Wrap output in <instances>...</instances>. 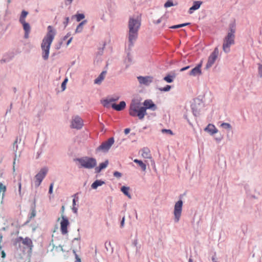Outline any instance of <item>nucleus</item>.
Wrapping results in <instances>:
<instances>
[{"label":"nucleus","instance_id":"1","mask_svg":"<svg viewBox=\"0 0 262 262\" xmlns=\"http://www.w3.org/2000/svg\"><path fill=\"white\" fill-rule=\"evenodd\" d=\"M141 18L140 15H135L129 17L128 20V41L129 48H131L138 35V31L141 26Z\"/></svg>","mask_w":262,"mask_h":262},{"label":"nucleus","instance_id":"2","mask_svg":"<svg viewBox=\"0 0 262 262\" xmlns=\"http://www.w3.org/2000/svg\"><path fill=\"white\" fill-rule=\"evenodd\" d=\"M47 30V33L43 38L41 44L42 57L45 60L49 58L50 46L56 34L55 29L51 26L48 27Z\"/></svg>","mask_w":262,"mask_h":262},{"label":"nucleus","instance_id":"3","mask_svg":"<svg viewBox=\"0 0 262 262\" xmlns=\"http://www.w3.org/2000/svg\"><path fill=\"white\" fill-rule=\"evenodd\" d=\"M144 106H141L139 110L138 117L139 119H143L146 114V110L151 109L155 111L157 109L156 105L152 102L151 100H146L143 103Z\"/></svg>","mask_w":262,"mask_h":262},{"label":"nucleus","instance_id":"4","mask_svg":"<svg viewBox=\"0 0 262 262\" xmlns=\"http://www.w3.org/2000/svg\"><path fill=\"white\" fill-rule=\"evenodd\" d=\"M81 167L86 169H92L96 167L97 161L94 158L84 157L77 159Z\"/></svg>","mask_w":262,"mask_h":262},{"label":"nucleus","instance_id":"5","mask_svg":"<svg viewBox=\"0 0 262 262\" xmlns=\"http://www.w3.org/2000/svg\"><path fill=\"white\" fill-rule=\"evenodd\" d=\"M235 35L232 34L227 35L223 40V50L225 53L230 51V47L234 44Z\"/></svg>","mask_w":262,"mask_h":262},{"label":"nucleus","instance_id":"6","mask_svg":"<svg viewBox=\"0 0 262 262\" xmlns=\"http://www.w3.org/2000/svg\"><path fill=\"white\" fill-rule=\"evenodd\" d=\"M183 204V202L182 200H179L176 202L174 204L173 210V220L176 223H178L181 219L182 212Z\"/></svg>","mask_w":262,"mask_h":262},{"label":"nucleus","instance_id":"7","mask_svg":"<svg viewBox=\"0 0 262 262\" xmlns=\"http://www.w3.org/2000/svg\"><path fill=\"white\" fill-rule=\"evenodd\" d=\"M48 171L47 167H43L35 175L34 178V185L36 187H39L44 178L46 177Z\"/></svg>","mask_w":262,"mask_h":262},{"label":"nucleus","instance_id":"8","mask_svg":"<svg viewBox=\"0 0 262 262\" xmlns=\"http://www.w3.org/2000/svg\"><path fill=\"white\" fill-rule=\"evenodd\" d=\"M114 141L113 137L109 138L107 140L103 142L99 147H98L96 150L101 151L103 152H107L112 145L114 143Z\"/></svg>","mask_w":262,"mask_h":262},{"label":"nucleus","instance_id":"9","mask_svg":"<svg viewBox=\"0 0 262 262\" xmlns=\"http://www.w3.org/2000/svg\"><path fill=\"white\" fill-rule=\"evenodd\" d=\"M140 102L137 100H133L129 107V114L133 117L138 116L140 106Z\"/></svg>","mask_w":262,"mask_h":262},{"label":"nucleus","instance_id":"10","mask_svg":"<svg viewBox=\"0 0 262 262\" xmlns=\"http://www.w3.org/2000/svg\"><path fill=\"white\" fill-rule=\"evenodd\" d=\"M219 54L218 48L216 47L213 52L209 56L207 63L206 65L205 69L208 70L211 68L214 63L216 59H217Z\"/></svg>","mask_w":262,"mask_h":262},{"label":"nucleus","instance_id":"11","mask_svg":"<svg viewBox=\"0 0 262 262\" xmlns=\"http://www.w3.org/2000/svg\"><path fill=\"white\" fill-rule=\"evenodd\" d=\"M83 125L82 119L78 116L72 117L71 122V127L76 129H80Z\"/></svg>","mask_w":262,"mask_h":262},{"label":"nucleus","instance_id":"12","mask_svg":"<svg viewBox=\"0 0 262 262\" xmlns=\"http://www.w3.org/2000/svg\"><path fill=\"white\" fill-rule=\"evenodd\" d=\"M62 221L60 222V230L62 234H66L68 231V226L70 223L67 217L64 215H61Z\"/></svg>","mask_w":262,"mask_h":262},{"label":"nucleus","instance_id":"13","mask_svg":"<svg viewBox=\"0 0 262 262\" xmlns=\"http://www.w3.org/2000/svg\"><path fill=\"white\" fill-rule=\"evenodd\" d=\"M137 79L141 85L148 86L153 81V77L151 76H138Z\"/></svg>","mask_w":262,"mask_h":262},{"label":"nucleus","instance_id":"14","mask_svg":"<svg viewBox=\"0 0 262 262\" xmlns=\"http://www.w3.org/2000/svg\"><path fill=\"white\" fill-rule=\"evenodd\" d=\"M204 130L208 133L210 135H213L218 132V129L212 124H209L205 128Z\"/></svg>","mask_w":262,"mask_h":262},{"label":"nucleus","instance_id":"15","mask_svg":"<svg viewBox=\"0 0 262 262\" xmlns=\"http://www.w3.org/2000/svg\"><path fill=\"white\" fill-rule=\"evenodd\" d=\"M19 240L21 242V243L27 248L32 249L33 247V244L32 240L29 237L23 238L21 237H19Z\"/></svg>","mask_w":262,"mask_h":262},{"label":"nucleus","instance_id":"16","mask_svg":"<svg viewBox=\"0 0 262 262\" xmlns=\"http://www.w3.org/2000/svg\"><path fill=\"white\" fill-rule=\"evenodd\" d=\"M202 67V64L200 63L198 64L196 67H195L194 68L192 69L189 75L192 76H196L197 75L201 74V68Z\"/></svg>","mask_w":262,"mask_h":262},{"label":"nucleus","instance_id":"17","mask_svg":"<svg viewBox=\"0 0 262 262\" xmlns=\"http://www.w3.org/2000/svg\"><path fill=\"white\" fill-rule=\"evenodd\" d=\"M106 75V71H102L100 74L94 80V83L100 85L104 79Z\"/></svg>","mask_w":262,"mask_h":262},{"label":"nucleus","instance_id":"18","mask_svg":"<svg viewBox=\"0 0 262 262\" xmlns=\"http://www.w3.org/2000/svg\"><path fill=\"white\" fill-rule=\"evenodd\" d=\"M202 4V2L201 1H194L193 3V6L189 8L188 13L190 14H192L194 11L200 8Z\"/></svg>","mask_w":262,"mask_h":262},{"label":"nucleus","instance_id":"19","mask_svg":"<svg viewBox=\"0 0 262 262\" xmlns=\"http://www.w3.org/2000/svg\"><path fill=\"white\" fill-rule=\"evenodd\" d=\"M125 106L126 103L123 101H121L119 104H116L115 103L112 104V108L117 111L123 110L125 107Z\"/></svg>","mask_w":262,"mask_h":262},{"label":"nucleus","instance_id":"20","mask_svg":"<svg viewBox=\"0 0 262 262\" xmlns=\"http://www.w3.org/2000/svg\"><path fill=\"white\" fill-rule=\"evenodd\" d=\"M108 164V161L106 160L104 162L101 163L99 164V166L95 167V170L96 173H99L100 171L106 168Z\"/></svg>","mask_w":262,"mask_h":262},{"label":"nucleus","instance_id":"21","mask_svg":"<svg viewBox=\"0 0 262 262\" xmlns=\"http://www.w3.org/2000/svg\"><path fill=\"white\" fill-rule=\"evenodd\" d=\"M142 156L144 158L150 159L151 155L150 154V150L147 148H143L142 149Z\"/></svg>","mask_w":262,"mask_h":262},{"label":"nucleus","instance_id":"22","mask_svg":"<svg viewBox=\"0 0 262 262\" xmlns=\"http://www.w3.org/2000/svg\"><path fill=\"white\" fill-rule=\"evenodd\" d=\"M87 23L86 20H84L81 21L75 30L76 33H81L83 30V25Z\"/></svg>","mask_w":262,"mask_h":262},{"label":"nucleus","instance_id":"23","mask_svg":"<svg viewBox=\"0 0 262 262\" xmlns=\"http://www.w3.org/2000/svg\"><path fill=\"white\" fill-rule=\"evenodd\" d=\"M104 183V181L97 180L92 184L91 187L94 189H96L98 187L102 186Z\"/></svg>","mask_w":262,"mask_h":262},{"label":"nucleus","instance_id":"24","mask_svg":"<svg viewBox=\"0 0 262 262\" xmlns=\"http://www.w3.org/2000/svg\"><path fill=\"white\" fill-rule=\"evenodd\" d=\"M134 162L135 163H137L143 171H146V165L142 161L138 160V159H135L134 160Z\"/></svg>","mask_w":262,"mask_h":262},{"label":"nucleus","instance_id":"25","mask_svg":"<svg viewBox=\"0 0 262 262\" xmlns=\"http://www.w3.org/2000/svg\"><path fill=\"white\" fill-rule=\"evenodd\" d=\"M220 127L223 129L230 131L232 129V126L228 123L221 122Z\"/></svg>","mask_w":262,"mask_h":262},{"label":"nucleus","instance_id":"26","mask_svg":"<svg viewBox=\"0 0 262 262\" xmlns=\"http://www.w3.org/2000/svg\"><path fill=\"white\" fill-rule=\"evenodd\" d=\"M129 187L126 186H122L121 188V191L126 195L129 199H131V195L129 193Z\"/></svg>","mask_w":262,"mask_h":262},{"label":"nucleus","instance_id":"27","mask_svg":"<svg viewBox=\"0 0 262 262\" xmlns=\"http://www.w3.org/2000/svg\"><path fill=\"white\" fill-rule=\"evenodd\" d=\"M28 14V12L25 10H23L20 14L19 21L20 23L25 21V18Z\"/></svg>","mask_w":262,"mask_h":262},{"label":"nucleus","instance_id":"28","mask_svg":"<svg viewBox=\"0 0 262 262\" xmlns=\"http://www.w3.org/2000/svg\"><path fill=\"white\" fill-rule=\"evenodd\" d=\"M174 77V75H168L164 78V80L168 83H171L173 82Z\"/></svg>","mask_w":262,"mask_h":262},{"label":"nucleus","instance_id":"29","mask_svg":"<svg viewBox=\"0 0 262 262\" xmlns=\"http://www.w3.org/2000/svg\"><path fill=\"white\" fill-rule=\"evenodd\" d=\"M23 25V29L25 32L30 31V26L29 23H26V21L20 23Z\"/></svg>","mask_w":262,"mask_h":262},{"label":"nucleus","instance_id":"30","mask_svg":"<svg viewBox=\"0 0 262 262\" xmlns=\"http://www.w3.org/2000/svg\"><path fill=\"white\" fill-rule=\"evenodd\" d=\"M110 101V100L109 99H104L101 100V103L105 107L108 108L110 107V104L112 103V102Z\"/></svg>","mask_w":262,"mask_h":262},{"label":"nucleus","instance_id":"31","mask_svg":"<svg viewBox=\"0 0 262 262\" xmlns=\"http://www.w3.org/2000/svg\"><path fill=\"white\" fill-rule=\"evenodd\" d=\"M177 5V3H176L175 4L173 3V2L172 0H168L164 4V7L165 8H168L170 7L173 6H176Z\"/></svg>","mask_w":262,"mask_h":262},{"label":"nucleus","instance_id":"32","mask_svg":"<svg viewBox=\"0 0 262 262\" xmlns=\"http://www.w3.org/2000/svg\"><path fill=\"white\" fill-rule=\"evenodd\" d=\"M73 17L76 18L77 21H80L85 17V15L82 13H79L74 15Z\"/></svg>","mask_w":262,"mask_h":262},{"label":"nucleus","instance_id":"33","mask_svg":"<svg viewBox=\"0 0 262 262\" xmlns=\"http://www.w3.org/2000/svg\"><path fill=\"white\" fill-rule=\"evenodd\" d=\"M73 197L74 198L73 199L72 207H76V206H77L76 202L78 201L79 200L78 193H76L74 195H73Z\"/></svg>","mask_w":262,"mask_h":262},{"label":"nucleus","instance_id":"34","mask_svg":"<svg viewBox=\"0 0 262 262\" xmlns=\"http://www.w3.org/2000/svg\"><path fill=\"white\" fill-rule=\"evenodd\" d=\"M258 76L262 78V61L258 64Z\"/></svg>","mask_w":262,"mask_h":262},{"label":"nucleus","instance_id":"35","mask_svg":"<svg viewBox=\"0 0 262 262\" xmlns=\"http://www.w3.org/2000/svg\"><path fill=\"white\" fill-rule=\"evenodd\" d=\"M189 24V23H185V24H180V25H174V26H171L170 27V28H171V29H178V28H181V27L187 26Z\"/></svg>","mask_w":262,"mask_h":262},{"label":"nucleus","instance_id":"36","mask_svg":"<svg viewBox=\"0 0 262 262\" xmlns=\"http://www.w3.org/2000/svg\"><path fill=\"white\" fill-rule=\"evenodd\" d=\"M171 87L170 85H167L164 88H159L158 89L162 92H168L170 91V90L171 89Z\"/></svg>","mask_w":262,"mask_h":262},{"label":"nucleus","instance_id":"37","mask_svg":"<svg viewBox=\"0 0 262 262\" xmlns=\"http://www.w3.org/2000/svg\"><path fill=\"white\" fill-rule=\"evenodd\" d=\"M73 252L75 254V258H76L75 262H81L80 258L79 257L78 255L76 254V249L75 248H74L73 249Z\"/></svg>","mask_w":262,"mask_h":262},{"label":"nucleus","instance_id":"38","mask_svg":"<svg viewBox=\"0 0 262 262\" xmlns=\"http://www.w3.org/2000/svg\"><path fill=\"white\" fill-rule=\"evenodd\" d=\"M115 177L119 179L122 177V173L119 171H115L113 173Z\"/></svg>","mask_w":262,"mask_h":262},{"label":"nucleus","instance_id":"39","mask_svg":"<svg viewBox=\"0 0 262 262\" xmlns=\"http://www.w3.org/2000/svg\"><path fill=\"white\" fill-rule=\"evenodd\" d=\"M162 133L169 134L171 135H173V133L170 129H162Z\"/></svg>","mask_w":262,"mask_h":262},{"label":"nucleus","instance_id":"40","mask_svg":"<svg viewBox=\"0 0 262 262\" xmlns=\"http://www.w3.org/2000/svg\"><path fill=\"white\" fill-rule=\"evenodd\" d=\"M234 33H235V29H234V26L233 25V26L230 28V29L229 31L228 32L227 35L232 34L233 35H235Z\"/></svg>","mask_w":262,"mask_h":262},{"label":"nucleus","instance_id":"41","mask_svg":"<svg viewBox=\"0 0 262 262\" xmlns=\"http://www.w3.org/2000/svg\"><path fill=\"white\" fill-rule=\"evenodd\" d=\"M54 248L57 251H61L62 252H64V251L63 249V248L61 246L59 245V246L54 247Z\"/></svg>","mask_w":262,"mask_h":262},{"label":"nucleus","instance_id":"42","mask_svg":"<svg viewBox=\"0 0 262 262\" xmlns=\"http://www.w3.org/2000/svg\"><path fill=\"white\" fill-rule=\"evenodd\" d=\"M73 0H64V3L66 6H70Z\"/></svg>","mask_w":262,"mask_h":262},{"label":"nucleus","instance_id":"43","mask_svg":"<svg viewBox=\"0 0 262 262\" xmlns=\"http://www.w3.org/2000/svg\"><path fill=\"white\" fill-rule=\"evenodd\" d=\"M13 149L15 151H17L18 150V145L17 140L14 142L13 144Z\"/></svg>","mask_w":262,"mask_h":262},{"label":"nucleus","instance_id":"44","mask_svg":"<svg viewBox=\"0 0 262 262\" xmlns=\"http://www.w3.org/2000/svg\"><path fill=\"white\" fill-rule=\"evenodd\" d=\"M67 81H68V79L66 78L64 80V81L62 82V83L61 84V88L63 90H64L66 89V83L67 82Z\"/></svg>","mask_w":262,"mask_h":262},{"label":"nucleus","instance_id":"45","mask_svg":"<svg viewBox=\"0 0 262 262\" xmlns=\"http://www.w3.org/2000/svg\"><path fill=\"white\" fill-rule=\"evenodd\" d=\"M70 18L69 17H67L65 18V20L63 21V24L64 25V27H66L69 22Z\"/></svg>","mask_w":262,"mask_h":262},{"label":"nucleus","instance_id":"46","mask_svg":"<svg viewBox=\"0 0 262 262\" xmlns=\"http://www.w3.org/2000/svg\"><path fill=\"white\" fill-rule=\"evenodd\" d=\"M119 99V97H118V96H117V97H113V98H109V99L110 100V101H111L112 102H113L116 101H117Z\"/></svg>","mask_w":262,"mask_h":262},{"label":"nucleus","instance_id":"47","mask_svg":"<svg viewBox=\"0 0 262 262\" xmlns=\"http://www.w3.org/2000/svg\"><path fill=\"white\" fill-rule=\"evenodd\" d=\"M162 19H163V17L160 18L159 19H157V20H154V23L155 24H159L162 22Z\"/></svg>","mask_w":262,"mask_h":262},{"label":"nucleus","instance_id":"48","mask_svg":"<svg viewBox=\"0 0 262 262\" xmlns=\"http://www.w3.org/2000/svg\"><path fill=\"white\" fill-rule=\"evenodd\" d=\"M72 209L73 212L74 213H75V214L77 213V212H78V207L77 206L72 207Z\"/></svg>","mask_w":262,"mask_h":262},{"label":"nucleus","instance_id":"49","mask_svg":"<svg viewBox=\"0 0 262 262\" xmlns=\"http://www.w3.org/2000/svg\"><path fill=\"white\" fill-rule=\"evenodd\" d=\"M71 35V34L70 32H69L66 35H65L63 38H62V40H66L69 37H70V36Z\"/></svg>","mask_w":262,"mask_h":262},{"label":"nucleus","instance_id":"50","mask_svg":"<svg viewBox=\"0 0 262 262\" xmlns=\"http://www.w3.org/2000/svg\"><path fill=\"white\" fill-rule=\"evenodd\" d=\"M53 184L52 183L50 184L49 190V193L51 194L53 192Z\"/></svg>","mask_w":262,"mask_h":262},{"label":"nucleus","instance_id":"51","mask_svg":"<svg viewBox=\"0 0 262 262\" xmlns=\"http://www.w3.org/2000/svg\"><path fill=\"white\" fill-rule=\"evenodd\" d=\"M79 239H80V237H79V238H75L73 240V241H72L73 243H74V242H75V241H77V246H78V247H80V243H79V242H78Z\"/></svg>","mask_w":262,"mask_h":262},{"label":"nucleus","instance_id":"52","mask_svg":"<svg viewBox=\"0 0 262 262\" xmlns=\"http://www.w3.org/2000/svg\"><path fill=\"white\" fill-rule=\"evenodd\" d=\"M124 222H125V217H123L122 219V221L121 222V224H120V227L121 228L123 227H124Z\"/></svg>","mask_w":262,"mask_h":262},{"label":"nucleus","instance_id":"53","mask_svg":"<svg viewBox=\"0 0 262 262\" xmlns=\"http://www.w3.org/2000/svg\"><path fill=\"white\" fill-rule=\"evenodd\" d=\"M189 68H190L189 66H187L186 67H184V68H183L181 69L180 71V72H183V71H184L188 69Z\"/></svg>","mask_w":262,"mask_h":262},{"label":"nucleus","instance_id":"54","mask_svg":"<svg viewBox=\"0 0 262 262\" xmlns=\"http://www.w3.org/2000/svg\"><path fill=\"white\" fill-rule=\"evenodd\" d=\"M30 31H27V32H25V38H28L29 37V34L30 33Z\"/></svg>","mask_w":262,"mask_h":262},{"label":"nucleus","instance_id":"55","mask_svg":"<svg viewBox=\"0 0 262 262\" xmlns=\"http://www.w3.org/2000/svg\"><path fill=\"white\" fill-rule=\"evenodd\" d=\"M130 129H129V128H125V129H124V133H125V135L128 134L130 132Z\"/></svg>","mask_w":262,"mask_h":262},{"label":"nucleus","instance_id":"56","mask_svg":"<svg viewBox=\"0 0 262 262\" xmlns=\"http://www.w3.org/2000/svg\"><path fill=\"white\" fill-rule=\"evenodd\" d=\"M73 39V37H71L67 41V46H68L70 45V43L71 42L72 40Z\"/></svg>","mask_w":262,"mask_h":262},{"label":"nucleus","instance_id":"57","mask_svg":"<svg viewBox=\"0 0 262 262\" xmlns=\"http://www.w3.org/2000/svg\"><path fill=\"white\" fill-rule=\"evenodd\" d=\"M35 215H36L35 211V210H33L32 213H31V217H34L35 216Z\"/></svg>","mask_w":262,"mask_h":262},{"label":"nucleus","instance_id":"58","mask_svg":"<svg viewBox=\"0 0 262 262\" xmlns=\"http://www.w3.org/2000/svg\"><path fill=\"white\" fill-rule=\"evenodd\" d=\"M127 59L128 60V62H130L132 61L131 57L129 56L128 54L127 55Z\"/></svg>","mask_w":262,"mask_h":262},{"label":"nucleus","instance_id":"59","mask_svg":"<svg viewBox=\"0 0 262 262\" xmlns=\"http://www.w3.org/2000/svg\"><path fill=\"white\" fill-rule=\"evenodd\" d=\"M5 256H6V254H5V252H4V251H3L2 252V257L3 258H5Z\"/></svg>","mask_w":262,"mask_h":262},{"label":"nucleus","instance_id":"60","mask_svg":"<svg viewBox=\"0 0 262 262\" xmlns=\"http://www.w3.org/2000/svg\"><path fill=\"white\" fill-rule=\"evenodd\" d=\"M107 245H109V246H111V243L110 242H108V243L107 244V243H105V247H106V249L107 250H108V249H107Z\"/></svg>","mask_w":262,"mask_h":262},{"label":"nucleus","instance_id":"61","mask_svg":"<svg viewBox=\"0 0 262 262\" xmlns=\"http://www.w3.org/2000/svg\"><path fill=\"white\" fill-rule=\"evenodd\" d=\"M192 109H193V108H192ZM193 114H194V115L195 116H196V115H197V114H198V113H197V112H196V111H194V110H193Z\"/></svg>","mask_w":262,"mask_h":262},{"label":"nucleus","instance_id":"62","mask_svg":"<svg viewBox=\"0 0 262 262\" xmlns=\"http://www.w3.org/2000/svg\"><path fill=\"white\" fill-rule=\"evenodd\" d=\"M61 210H62V212L63 213L64 212V206H62V207H61Z\"/></svg>","mask_w":262,"mask_h":262},{"label":"nucleus","instance_id":"63","mask_svg":"<svg viewBox=\"0 0 262 262\" xmlns=\"http://www.w3.org/2000/svg\"><path fill=\"white\" fill-rule=\"evenodd\" d=\"M212 260L213 261V262L216 261L215 260V257H214V256H213V257H212Z\"/></svg>","mask_w":262,"mask_h":262},{"label":"nucleus","instance_id":"64","mask_svg":"<svg viewBox=\"0 0 262 262\" xmlns=\"http://www.w3.org/2000/svg\"><path fill=\"white\" fill-rule=\"evenodd\" d=\"M221 139H222L221 138H219V139H218V138H216V139H215V140H216L217 141H218V142L220 141L221 140Z\"/></svg>","mask_w":262,"mask_h":262}]
</instances>
